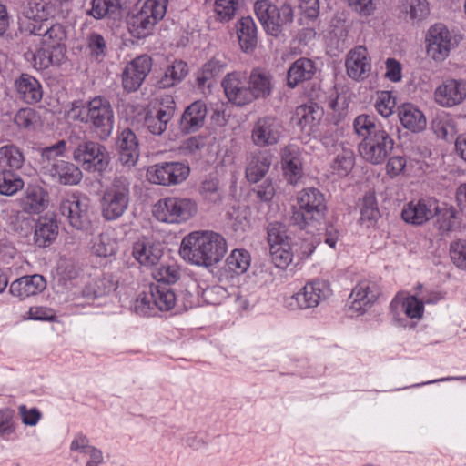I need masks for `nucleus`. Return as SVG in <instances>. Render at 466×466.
<instances>
[{
  "label": "nucleus",
  "mask_w": 466,
  "mask_h": 466,
  "mask_svg": "<svg viewBox=\"0 0 466 466\" xmlns=\"http://www.w3.org/2000/svg\"><path fill=\"white\" fill-rule=\"evenodd\" d=\"M228 250L226 239L214 231H194L181 242V257L197 266L211 267L218 263Z\"/></svg>",
  "instance_id": "nucleus-1"
},
{
  "label": "nucleus",
  "mask_w": 466,
  "mask_h": 466,
  "mask_svg": "<svg viewBox=\"0 0 466 466\" xmlns=\"http://www.w3.org/2000/svg\"><path fill=\"white\" fill-rule=\"evenodd\" d=\"M69 116L74 120L87 125L95 137L106 141L112 135L115 114L111 103L104 96H97L83 106L73 104Z\"/></svg>",
  "instance_id": "nucleus-2"
},
{
  "label": "nucleus",
  "mask_w": 466,
  "mask_h": 466,
  "mask_svg": "<svg viewBox=\"0 0 466 466\" xmlns=\"http://www.w3.org/2000/svg\"><path fill=\"white\" fill-rule=\"evenodd\" d=\"M327 210L324 195L315 187L300 190L296 196L291 220L303 228L308 225L321 221Z\"/></svg>",
  "instance_id": "nucleus-3"
},
{
  "label": "nucleus",
  "mask_w": 466,
  "mask_h": 466,
  "mask_svg": "<svg viewBox=\"0 0 466 466\" xmlns=\"http://www.w3.org/2000/svg\"><path fill=\"white\" fill-rule=\"evenodd\" d=\"M253 11L263 29L272 36L279 35L294 19L293 8L288 3L278 5L270 0H256Z\"/></svg>",
  "instance_id": "nucleus-4"
},
{
  "label": "nucleus",
  "mask_w": 466,
  "mask_h": 466,
  "mask_svg": "<svg viewBox=\"0 0 466 466\" xmlns=\"http://www.w3.org/2000/svg\"><path fill=\"white\" fill-rule=\"evenodd\" d=\"M198 212L196 201L188 198L167 197L159 199L152 213L160 222L181 224L192 218Z\"/></svg>",
  "instance_id": "nucleus-5"
},
{
  "label": "nucleus",
  "mask_w": 466,
  "mask_h": 466,
  "mask_svg": "<svg viewBox=\"0 0 466 466\" xmlns=\"http://www.w3.org/2000/svg\"><path fill=\"white\" fill-rule=\"evenodd\" d=\"M130 199V182L125 177H117L103 193L101 213L106 221L121 218L127 211Z\"/></svg>",
  "instance_id": "nucleus-6"
},
{
  "label": "nucleus",
  "mask_w": 466,
  "mask_h": 466,
  "mask_svg": "<svg viewBox=\"0 0 466 466\" xmlns=\"http://www.w3.org/2000/svg\"><path fill=\"white\" fill-rule=\"evenodd\" d=\"M166 10L167 0H146L138 3L137 11L128 21L130 32L137 38L145 37L164 17Z\"/></svg>",
  "instance_id": "nucleus-7"
},
{
  "label": "nucleus",
  "mask_w": 466,
  "mask_h": 466,
  "mask_svg": "<svg viewBox=\"0 0 466 466\" xmlns=\"http://www.w3.org/2000/svg\"><path fill=\"white\" fill-rule=\"evenodd\" d=\"M59 210L74 228L86 230L90 228L92 212L87 197L77 193L66 195L60 203Z\"/></svg>",
  "instance_id": "nucleus-8"
},
{
  "label": "nucleus",
  "mask_w": 466,
  "mask_h": 466,
  "mask_svg": "<svg viewBox=\"0 0 466 466\" xmlns=\"http://www.w3.org/2000/svg\"><path fill=\"white\" fill-rule=\"evenodd\" d=\"M73 158L85 170L102 172L109 164V154L105 146L96 141L81 142L73 152Z\"/></svg>",
  "instance_id": "nucleus-9"
},
{
  "label": "nucleus",
  "mask_w": 466,
  "mask_h": 466,
  "mask_svg": "<svg viewBox=\"0 0 466 466\" xmlns=\"http://www.w3.org/2000/svg\"><path fill=\"white\" fill-rule=\"evenodd\" d=\"M189 172V167L184 163L162 162L148 167L147 178L152 184L168 187L185 181Z\"/></svg>",
  "instance_id": "nucleus-10"
},
{
  "label": "nucleus",
  "mask_w": 466,
  "mask_h": 466,
  "mask_svg": "<svg viewBox=\"0 0 466 466\" xmlns=\"http://www.w3.org/2000/svg\"><path fill=\"white\" fill-rule=\"evenodd\" d=\"M394 147L391 137L385 132H379L367 138H363L359 145L360 157L372 165L382 164Z\"/></svg>",
  "instance_id": "nucleus-11"
},
{
  "label": "nucleus",
  "mask_w": 466,
  "mask_h": 466,
  "mask_svg": "<svg viewBox=\"0 0 466 466\" xmlns=\"http://www.w3.org/2000/svg\"><path fill=\"white\" fill-rule=\"evenodd\" d=\"M331 293L330 286L327 281L314 280L307 283L300 291L292 295L288 300V305L292 309L315 308Z\"/></svg>",
  "instance_id": "nucleus-12"
},
{
  "label": "nucleus",
  "mask_w": 466,
  "mask_h": 466,
  "mask_svg": "<svg viewBox=\"0 0 466 466\" xmlns=\"http://www.w3.org/2000/svg\"><path fill=\"white\" fill-rule=\"evenodd\" d=\"M453 46V38L443 24H435L431 25L426 35V52L427 55L435 61L445 60Z\"/></svg>",
  "instance_id": "nucleus-13"
},
{
  "label": "nucleus",
  "mask_w": 466,
  "mask_h": 466,
  "mask_svg": "<svg viewBox=\"0 0 466 466\" xmlns=\"http://www.w3.org/2000/svg\"><path fill=\"white\" fill-rule=\"evenodd\" d=\"M284 127L274 116L259 117L251 131L254 145L259 147L276 145L283 137Z\"/></svg>",
  "instance_id": "nucleus-14"
},
{
  "label": "nucleus",
  "mask_w": 466,
  "mask_h": 466,
  "mask_svg": "<svg viewBox=\"0 0 466 466\" xmlns=\"http://www.w3.org/2000/svg\"><path fill=\"white\" fill-rule=\"evenodd\" d=\"M222 86L228 101L236 106H242L254 101L248 77L242 73L228 74L222 81Z\"/></svg>",
  "instance_id": "nucleus-15"
},
{
  "label": "nucleus",
  "mask_w": 466,
  "mask_h": 466,
  "mask_svg": "<svg viewBox=\"0 0 466 466\" xmlns=\"http://www.w3.org/2000/svg\"><path fill=\"white\" fill-rule=\"evenodd\" d=\"M465 98L466 81L461 79H445L434 91L436 103L443 107H452L460 105Z\"/></svg>",
  "instance_id": "nucleus-16"
},
{
  "label": "nucleus",
  "mask_w": 466,
  "mask_h": 466,
  "mask_svg": "<svg viewBox=\"0 0 466 466\" xmlns=\"http://www.w3.org/2000/svg\"><path fill=\"white\" fill-rule=\"evenodd\" d=\"M438 210V201L434 198L411 200L401 211L402 219L410 224L420 226L432 218Z\"/></svg>",
  "instance_id": "nucleus-17"
},
{
  "label": "nucleus",
  "mask_w": 466,
  "mask_h": 466,
  "mask_svg": "<svg viewBox=\"0 0 466 466\" xmlns=\"http://www.w3.org/2000/svg\"><path fill=\"white\" fill-rule=\"evenodd\" d=\"M151 58L140 56L128 63L122 74V84L125 90L134 92L139 88L151 70Z\"/></svg>",
  "instance_id": "nucleus-18"
},
{
  "label": "nucleus",
  "mask_w": 466,
  "mask_h": 466,
  "mask_svg": "<svg viewBox=\"0 0 466 466\" xmlns=\"http://www.w3.org/2000/svg\"><path fill=\"white\" fill-rule=\"evenodd\" d=\"M345 66L351 79L359 81L367 78L371 71V59L367 48L358 46L351 49L347 55Z\"/></svg>",
  "instance_id": "nucleus-19"
},
{
  "label": "nucleus",
  "mask_w": 466,
  "mask_h": 466,
  "mask_svg": "<svg viewBox=\"0 0 466 466\" xmlns=\"http://www.w3.org/2000/svg\"><path fill=\"white\" fill-rule=\"evenodd\" d=\"M118 161L128 169L134 167L139 157L138 141L136 134L129 128L122 130L116 140Z\"/></svg>",
  "instance_id": "nucleus-20"
},
{
  "label": "nucleus",
  "mask_w": 466,
  "mask_h": 466,
  "mask_svg": "<svg viewBox=\"0 0 466 466\" xmlns=\"http://www.w3.org/2000/svg\"><path fill=\"white\" fill-rule=\"evenodd\" d=\"M28 30L34 35L42 36V42L48 47L53 48L54 52L63 55L65 53L64 41L66 38L65 27L60 24H54L51 26H45L31 24Z\"/></svg>",
  "instance_id": "nucleus-21"
},
{
  "label": "nucleus",
  "mask_w": 466,
  "mask_h": 466,
  "mask_svg": "<svg viewBox=\"0 0 466 466\" xmlns=\"http://www.w3.org/2000/svg\"><path fill=\"white\" fill-rule=\"evenodd\" d=\"M379 297V289L376 283L362 280L352 289L350 309L359 313H364L370 309Z\"/></svg>",
  "instance_id": "nucleus-22"
},
{
  "label": "nucleus",
  "mask_w": 466,
  "mask_h": 466,
  "mask_svg": "<svg viewBox=\"0 0 466 466\" xmlns=\"http://www.w3.org/2000/svg\"><path fill=\"white\" fill-rule=\"evenodd\" d=\"M45 169L54 180L63 185H77L83 177L79 167L65 160H54L46 164Z\"/></svg>",
  "instance_id": "nucleus-23"
},
{
  "label": "nucleus",
  "mask_w": 466,
  "mask_h": 466,
  "mask_svg": "<svg viewBox=\"0 0 466 466\" xmlns=\"http://www.w3.org/2000/svg\"><path fill=\"white\" fill-rule=\"evenodd\" d=\"M18 204L25 213L39 214L47 208L48 194L38 185H28Z\"/></svg>",
  "instance_id": "nucleus-24"
},
{
  "label": "nucleus",
  "mask_w": 466,
  "mask_h": 466,
  "mask_svg": "<svg viewBox=\"0 0 466 466\" xmlns=\"http://www.w3.org/2000/svg\"><path fill=\"white\" fill-rule=\"evenodd\" d=\"M46 287L43 276L35 274L24 276L14 280L9 287V292L20 300L41 293Z\"/></svg>",
  "instance_id": "nucleus-25"
},
{
  "label": "nucleus",
  "mask_w": 466,
  "mask_h": 466,
  "mask_svg": "<svg viewBox=\"0 0 466 466\" xmlns=\"http://www.w3.org/2000/svg\"><path fill=\"white\" fill-rule=\"evenodd\" d=\"M281 163L288 181L296 185L303 175L299 149L295 145H288L281 151Z\"/></svg>",
  "instance_id": "nucleus-26"
},
{
  "label": "nucleus",
  "mask_w": 466,
  "mask_h": 466,
  "mask_svg": "<svg viewBox=\"0 0 466 466\" xmlns=\"http://www.w3.org/2000/svg\"><path fill=\"white\" fill-rule=\"evenodd\" d=\"M273 156L268 151H258L247 159L246 177L251 183H257L268 172Z\"/></svg>",
  "instance_id": "nucleus-27"
},
{
  "label": "nucleus",
  "mask_w": 466,
  "mask_h": 466,
  "mask_svg": "<svg viewBox=\"0 0 466 466\" xmlns=\"http://www.w3.org/2000/svg\"><path fill=\"white\" fill-rule=\"evenodd\" d=\"M19 97L27 104H35L43 96L40 83L32 76L22 74L15 82Z\"/></svg>",
  "instance_id": "nucleus-28"
},
{
  "label": "nucleus",
  "mask_w": 466,
  "mask_h": 466,
  "mask_svg": "<svg viewBox=\"0 0 466 466\" xmlns=\"http://www.w3.org/2000/svg\"><path fill=\"white\" fill-rule=\"evenodd\" d=\"M322 116V110L316 105H302L296 108L293 120L308 134L315 130Z\"/></svg>",
  "instance_id": "nucleus-29"
},
{
  "label": "nucleus",
  "mask_w": 466,
  "mask_h": 466,
  "mask_svg": "<svg viewBox=\"0 0 466 466\" xmlns=\"http://www.w3.org/2000/svg\"><path fill=\"white\" fill-rule=\"evenodd\" d=\"M315 72L316 67L313 61L305 57L299 58L289 68L287 84L290 88H294L300 83L310 80Z\"/></svg>",
  "instance_id": "nucleus-30"
},
{
  "label": "nucleus",
  "mask_w": 466,
  "mask_h": 466,
  "mask_svg": "<svg viewBox=\"0 0 466 466\" xmlns=\"http://www.w3.org/2000/svg\"><path fill=\"white\" fill-rule=\"evenodd\" d=\"M237 34L241 49L251 53L258 45V28L251 16L242 17L238 22Z\"/></svg>",
  "instance_id": "nucleus-31"
},
{
  "label": "nucleus",
  "mask_w": 466,
  "mask_h": 466,
  "mask_svg": "<svg viewBox=\"0 0 466 466\" xmlns=\"http://www.w3.org/2000/svg\"><path fill=\"white\" fill-rule=\"evenodd\" d=\"M207 112V106L204 102L198 100L192 103L182 115V129L187 133L198 130L204 125Z\"/></svg>",
  "instance_id": "nucleus-32"
},
{
  "label": "nucleus",
  "mask_w": 466,
  "mask_h": 466,
  "mask_svg": "<svg viewBox=\"0 0 466 466\" xmlns=\"http://www.w3.org/2000/svg\"><path fill=\"white\" fill-rule=\"evenodd\" d=\"M133 256L141 265L151 267L158 262L162 256V251L152 241L142 238L134 244Z\"/></svg>",
  "instance_id": "nucleus-33"
},
{
  "label": "nucleus",
  "mask_w": 466,
  "mask_h": 466,
  "mask_svg": "<svg viewBox=\"0 0 466 466\" xmlns=\"http://www.w3.org/2000/svg\"><path fill=\"white\" fill-rule=\"evenodd\" d=\"M399 118L401 125L412 132H420L426 127L423 113L411 104H404L399 108Z\"/></svg>",
  "instance_id": "nucleus-34"
},
{
  "label": "nucleus",
  "mask_w": 466,
  "mask_h": 466,
  "mask_svg": "<svg viewBox=\"0 0 466 466\" xmlns=\"http://www.w3.org/2000/svg\"><path fill=\"white\" fill-rule=\"evenodd\" d=\"M248 83L254 100L269 96L273 88L271 76L260 69L252 70L248 77Z\"/></svg>",
  "instance_id": "nucleus-35"
},
{
  "label": "nucleus",
  "mask_w": 466,
  "mask_h": 466,
  "mask_svg": "<svg viewBox=\"0 0 466 466\" xmlns=\"http://www.w3.org/2000/svg\"><path fill=\"white\" fill-rule=\"evenodd\" d=\"M390 309L393 312L399 309L410 319H420L424 311V304L415 296L402 297L397 295L390 303Z\"/></svg>",
  "instance_id": "nucleus-36"
},
{
  "label": "nucleus",
  "mask_w": 466,
  "mask_h": 466,
  "mask_svg": "<svg viewBox=\"0 0 466 466\" xmlns=\"http://www.w3.org/2000/svg\"><path fill=\"white\" fill-rule=\"evenodd\" d=\"M225 57L215 56L207 62L198 74L197 81L200 87H210L214 79L218 76L226 68Z\"/></svg>",
  "instance_id": "nucleus-37"
},
{
  "label": "nucleus",
  "mask_w": 466,
  "mask_h": 466,
  "mask_svg": "<svg viewBox=\"0 0 466 466\" xmlns=\"http://www.w3.org/2000/svg\"><path fill=\"white\" fill-rule=\"evenodd\" d=\"M58 226L56 221L52 218L42 217L35 230V241L39 247H46L50 245L57 237Z\"/></svg>",
  "instance_id": "nucleus-38"
},
{
  "label": "nucleus",
  "mask_w": 466,
  "mask_h": 466,
  "mask_svg": "<svg viewBox=\"0 0 466 466\" xmlns=\"http://www.w3.org/2000/svg\"><path fill=\"white\" fill-rule=\"evenodd\" d=\"M250 261V254L247 250L234 249L226 259L224 271L228 273L230 277L239 276L248 269Z\"/></svg>",
  "instance_id": "nucleus-39"
},
{
  "label": "nucleus",
  "mask_w": 466,
  "mask_h": 466,
  "mask_svg": "<svg viewBox=\"0 0 466 466\" xmlns=\"http://www.w3.org/2000/svg\"><path fill=\"white\" fill-rule=\"evenodd\" d=\"M25 59L30 62L36 70H43L52 65H59L64 56L59 53H50L48 49L40 48L35 52L29 50L25 54Z\"/></svg>",
  "instance_id": "nucleus-40"
},
{
  "label": "nucleus",
  "mask_w": 466,
  "mask_h": 466,
  "mask_svg": "<svg viewBox=\"0 0 466 466\" xmlns=\"http://www.w3.org/2000/svg\"><path fill=\"white\" fill-rule=\"evenodd\" d=\"M116 289V282L112 276L105 275L89 282L82 290V295L88 299L103 297Z\"/></svg>",
  "instance_id": "nucleus-41"
},
{
  "label": "nucleus",
  "mask_w": 466,
  "mask_h": 466,
  "mask_svg": "<svg viewBox=\"0 0 466 466\" xmlns=\"http://www.w3.org/2000/svg\"><path fill=\"white\" fill-rule=\"evenodd\" d=\"M174 106H167L159 108L156 115H147L145 118V125L153 135H161L166 129L167 123L174 116Z\"/></svg>",
  "instance_id": "nucleus-42"
},
{
  "label": "nucleus",
  "mask_w": 466,
  "mask_h": 466,
  "mask_svg": "<svg viewBox=\"0 0 466 466\" xmlns=\"http://www.w3.org/2000/svg\"><path fill=\"white\" fill-rule=\"evenodd\" d=\"M25 163L22 150L15 145L8 144L0 147V166L7 170L20 169Z\"/></svg>",
  "instance_id": "nucleus-43"
},
{
  "label": "nucleus",
  "mask_w": 466,
  "mask_h": 466,
  "mask_svg": "<svg viewBox=\"0 0 466 466\" xmlns=\"http://www.w3.org/2000/svg\"><path fill=\"white\" fill-rule=\"evenodd\" d=\"M151 290L153 304L157 309L162 311H167L174 308L176 304V295L167 285L151 284Z\"/></svg>",
  "instance_id": "nucleus-44"
},
{
  "label": "nucleus",
  "mask_w": 466,
  "mask_h": 466,
  "mask_svg": "<svg viewBox=\"0 0 466 466\" xmlns=\"http://www.w3.org/2000/svg\"><path fill=\"white\" fill-rule=\"evenodd\" d=\"M188 68L187 63L179 60L175 61L165 71L164 76L158 82L161 88L171 87L179 82L187 75Z\"/></svg>",
  "instance_id": "nucleus-45"
},
{
  "label": "nucleus",
  "mask_w": 466,
  "mask_h": 466,
  "mask_svg": "<svg viewBox=\"0 0 466 466\" xmlns=\"http://www.w3.org/2000/svg\"><path fill=\"white\" fill-rule=\"evenodd\" d=\"M353 127L355 132L363 138H367L379 132L386 131L381 125L377 123L374 116L366 114L358 116L354 119Z\"/></svg>",
  "instance_id": "nucleus-46"
},
{
  "label": "nucleus",
  "mask_w": 466,
  "mask_h": 466,
  "mask_svg": "<svg viewBox=\"0 0 466 466\" xmlns=\"http://www.w3.org/2000/svg\"><path fill=\"white\" fill-rule=\"evenodd\" d=\"M120 10L119 0H92L87 15L96 19L109 17Z\"/></svg>",
  "instance_id": "nucleus-47"
},
{
  "label": "nucleus",
  "mask_w": 466,
  "mask_h": 466,
  "mask_svg": "<svg viewBox=\"0 0 466 466\" xmlns=\"http://www.w3.org/2000/svg\"><path fill=\"white\" fill-rule=\"evenodd\" d=\"M24 180L11 170L0 171V194L13 196L24 187Z\"/></svg>",
  "instance_id": "nucleus-48"
},
{
  "label": "nucleus",
  "mask_w": 466,
  "mask_h": 466,
  "mask_svg": "<svg viewBox=\"0 0 466 466\" xmlns=\"http://www.w3.org/2000/svg\"><path fill=\"white\" fill-rule=\"evenodd\" d=\"M354 167V153L350 149L341 148L331 164L332 172L339 177L347 176Z\"/></svg>",
  "instance_id": "nucleus-49"
},
{
  "label": "nucleus",
  "mask_w": 466,
  "mask_h": 466,
  "mask_svg": "<svg viewBox=\"0 0 466 466\" xmlns=\"http://www.w3.org/2000/svg\"><path fill=\"white\" fill-rule=\"evenodd\" d=\"M402 11L409 15L412 22H420L430 15V5L427 0H405Z\"/></svg>",
  "instance_id": "nucleus-50"
},
{
  "label": "nucleus",
  "mask_w": 466,
  "mask_h": 466,
  "mask_svg": "<svg viewBox=\"0 0 466 466\" xmlns=\"http://www.w3.org/2000/svg\"><path fill=\"white\" fill-rule=\"evenodd\" d=\"M117 248L116 241L108 234H99L93 242L92 251L93 253L101 258H106L116 253Z\"/></svg>",
  "instance_id": "nucleus-51"
},
{
  "label": "nucleus",
  "mask_w": 466,
  "mask_h": 466,
  "mask_svg": "<svg viewBox=\"0 0 466 466\" xmlns=\"http://www.w3.org/2000/svg\"><path fill=\"white\" fill-rule=\"evenodd\" d=\"M456 210L453 207L448 205L440 206L434 217L437 218L436 224L441 232L452 230L456 225Z\"/></svg>",
  "instance_id": "nucleus-52"
},
{
  "label": "nucleus",
  "mask_w": 466,
  "mask_h": 466,
  "mask_svg": "<svg viewBox=\"0 0 466 466\" xmlns=\"http://www.w3.org/2000/svg\"><path fill=\"white\" fill-rule=\"evenodd\" d=\"M374 106L380 116L388 117L394 112L396 106L395 97L390 91L378 92Z\"/></svg>",
  "instance_id": "nucleus-53"
},
{
  "label": "nucleus",
  "mask_w": 466,
  "mask_h": 466,
  "mask_svg": "<svg viewBox=\"0 0 466 466\" xmlns=\"http://www.w3.org/2000/svg\"><path fill=\"white\" fill-rule=\"evenodd\" d=\"M269 253L271 260L277 268H285L292 261V253L289 244L273 246L269 248Z\"/></svg>",
  "instance_id": "nucleus-54"
},
{
  "label": "nucleus",
  "mask_w": 466,
  "mask_h": 466,
  "mask_svg": "<svg viewBox=\"0 0 466 466\" xmlns=\"http://www.w3.org/2000/svg\"><path fill=\"white\" fill-rule=\"evenodd\" d=\"M268 242L269 248L289 244L286 226L279 222L270 223L268 228Z\"/></svg>",
  "instance_id": "nucleus-55"
},
{
  "label": "nucleus",
  "mask_w": 466,
  "mask_h": 466,
  "mask_svg": "<svg viewBox=\"0 0 466 466\" xmlns=\"http://www.w3.org/2000/svg\"><path fill=\"white\" fill-rule=\"evenodd\" d=\"M106 50V41L101 35L92 33L87 36L86 51L91 57L100 60L105 57Z\"/></svg>",
  "instance_id": "nucleus-56"
},
{
  "label": "nucleus",
  "mask_w": 466,
  "mask_h": 466,
  "mask_svg": "<svg viewBox=\"0 0 466 466\" xmlns=\"http://www.w3.org/2000/svg\"><path fill=\"white\" fill-rule=\"evenodd\" d=\"M238 5V0H216L214 10L220 21L227 22L235 16Z\"/></svg>",
  "instance_id": "nucleus-57"
},
{
  "label": "nucleus",
  "mask_w": 466,
  "mask_h": 466,
  "mask_svg": "<svg viewBox=\"0 0 466 466\" xmlns=\"http://www.w3.org/2000/svg\"><path fill=\"white\" fill-rule=\"evenodd\" d=\"M156 307L153 304V296L150 285L148 291H143L138 294L134 302V309L137 314L146 316L149 315L151 310H153Z\"/></svg>",
  "instance_id": "nucleus-58"
},
{
  "label": "nucleus",
  "mask_w": 466,
  "mask_h": 466,
  "mask_svg": "<svg viewBox=\"0 0 466 466\" xmlns=\"http://www.w3.org/2000/svg\"><path fill=\"white\" fill-rule=\"evenodd\" d=\"M450 255L458 268L466 270V239L452 242L450 246Z\"/></svg>",
  "instance_id": "nucleus-59"
},
{
  "label": "nucleus",
  "mask_w": 466,
  "mask_h": 466,
  "mask_svg": "<svg viewBox=\"0 0 466 466\" xmlns=\"http://www.w3.org/2000/svg\"><path fill=\"white\" fill-rule=\"evenodd\" d=\"M379 216L376 199L373 195H366L363 198L360 208V219L362 221H374Z\"/></svg>",
  "instance_id": "nucleus-60"
},
{
  "label": "nucleus",
  "mask_w": 466,
  "mask_h": 466,
  "mask_svg": "<svg viewBox=\"0 0 466 466\" xmlns=\"http://www.w3.org/2000/svg\"><path fill=\"white\" fill-rule=\"evenodd\" d=\"M432 127L437 137L445 140L452 139L456 133L455 127L449 118H440L433 121Z\"/></svg>",
  "instance_id": "nucleus-61"
},
{
  "label": "nucleus",
  "mask_w": 466,
  "mask_h": 466,
  "mask_svg": "<svg viewBox=\"0 0 466 466\" xmlns=\"http://www.w3.org/2000/svg\"><path fill=\"white\" fill-rule=\"evenodd\" d=\"M179 271L175 266H160L154 273L157 284L175 283L179 279Z\"/></svg>",
  "instance_id": "nucleus-62"
},
{
  "label": "nucleus",
  "mask_w": 466,
  "mask_h": 466,
  "mask_svg": "<svg viewBox=\"0 0 466 466\" xmlns=\"http://www.w3.org/2000/svg\"><path fill=\"white\" fill-rule=\"evenodd\" d=\"M14 121L20 128L32 129L37 121V116L31 108H22L15 114Z\"/></svg>",
  "instance_id": "nucleus-63"
},
{
  "label": "nucleus",
  "mask_w": 466,
  "mask_h": 466,
  "mask_svg": "<svg viewBox=\"0 0 466 466\" xmlns=\"http://www.w3.org/2000/svg\"><path fill=\"white\" fill-rule=\"evenodd\" d=\"M226 297L227 290L221 286H212L202 292L204 301L210 305H219Z\"/></svg>",
  "instance_id": "nucleus-64"
}]
</instances>
